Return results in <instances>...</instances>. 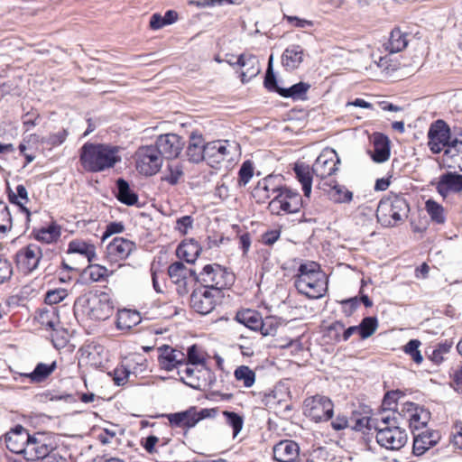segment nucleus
Returning <instances> with one entry per match:
<instances>
[{"instance_id":"nucleus-63","label":"nucleus","mask_w":462,"mask_h":462,"mask_svg":"<svg viewBox=\"0 0 462 462\" xmlns=\"http://www.w3.org/2000/svg\"><path fill=\"white\" fill-rule=\"evenodd\" d=\"M374 421L375 420H374V417L363 416L355 419V424L352 426V428L356 430H364L365 429H374Z\"/></svg>"},{"instance_id":"nucleus-61","label":"nucleus","mask_w":462,"mask_h":462,"mask_svg":"<svg viewBox=\"0 0 462 462\" xmlns=\"http://www.w3.org/2000/svg\"><path fill=\"white\" fill-rule=\"evenodd\" d=\"M375 421L374 422V430L378 432L380 429L392 428L393 425H396L394 419H392L389 414L381 413L377 417H374Z\"/></svg>"},{"instance_id":"nucleus-35","label":"nucleus","mask_w":462,"mask_h":462,"mask_svg":"<svg viewBox=\"0 0 462 462\" xmlns=\"http://www.w3.org/2000/svg\"><path fill=\"white\" fill-rule=\"evenodd\" d=\"M261 315L253 310H245L238 311L236 315V320L251 330L258 331L259 327L262 325Z\"/></svg>"},{"instance_id":"nucleus-62","label":"nucleus","mask_w":462,"mask_h":462,"mask_svg":"<svg viewBox=\"0 0 462 462\" xmlns=\"http://www.w3.org/2000/svg\"><path fill=\"white\" fill-rule=\"evenodd\" d=\"M67 296V291L65 290H54L50 291L46 293L45 302L51 307H54L53 305L60 302Z\"/></svg>"},{"instance_id":"nucleus-45","label":"nucleus","mask_w":462,"mask_h":462,"mask_svg":"<svg viewBox=\"0 0 462 462\" xmlns=\"http://www.w3.org/2000/svg\"><path fill=\"white\" fill-rule=\"evenodd\" d=\"M235 378L242 382L244 386L250 388L255 382V373L246 365L238 366L234 372Z\"/></svg>"},{"instance_id":"nucleus-15","label":"nucleus","mask_w":462,"mask_h":462,"mask_svg":"<svg viewBox=\"0 0 462 462\" xmlns=\"http://www.w3.org/2000/svg\"><path fill=\"white\" fill-rule=\"evenodd\" d=\"M428 137L429 147L434 153L444 152L451 140L449 128L442 120H438L431 125Z\"/></svg>"},{"instance_id":"nucleus-18","label":"nucleus","mask_w":462,"mask_h":462,"mask_svg":"<svg viewBox=\"0 0 462 462\" xmlns=\"http://www.w3.org/2000/svg\"><path fill=\"white\" fill-rule=\"evenodd\" d=\"M184 142L175 134H165L160 135L155 143V147L162 155V158L174 159L178 157L182 151Z\"/></svg>"},{"instance_id":"nucleus-23","label":"nucleus","mask_w":462,"mask_h":462,"mask_svg":"<svg viewBox=\"0 0 462 462\" xmlns=\"http://www.w3.org/2000/svg\"><path fill=\"white\" fill-rule=\"evenodd\" d=\"M273 451L278 462H295L300 454V447L295 441L285 439L277 443Z\"/></svg>"},{"instance_id":"nucleus-37","label":"nucleus","mask_w":462,"mask_h":462,"mask_svg":"<svg viewBox=\"0 0 462 462\" xmlns=\"http://www.w3.org/2000/svg\"><path fill=\"white\" fill-rule=\"evenodd\" d=\"M113 274L106 267L100 264H89L84 269L82 277L89 282H97Z\"/></svg>"},{"instance_id":"nucleus-5","label":"nucleus","mask_w":462,"mask_h":462,"mask_svg":"<svg viewBox=\"0 0 462 462\" xmlns=\"http://www.w3.org/2000/svg\"><path fill=\"white\" fill-rule=\"evenodd\" d=\"M304 203L299 192L283 187L269 202L268 208L274 215L294 214L303 208Z\"/></svg>"},{"instance_id":"nucleus-54","label":"nucleus","mask_w":462,"mask_h":462,"mask_svg":"<svg viewBox=\"0 0 462 462\" xmlns=\"http://www.w3.org/2000/svg\"><path fill=\"white\" fill-rule=\"evenodd\" d=\"M12 227V217L7 206L0 202V236L5 234Z\"/></svg>"},{"instance_id":"nucleus-53","label":"nucleus","mask_w":462,"mask_h":462,"mask_svg":"<svg viewBox=\"0 0 462 462\" xmlns=\"http://www.w3.org/2000/svg\"><path fill=\"white\" fill-rule=\"evenodd\" d=\"M223 415L226 417L228 425L233 428V437L236 438L243 428V418L236 412L227 411H225Z\"/></svg>"},{"instance_id":"nucleus-8","label":"nucleus","mask_w":462,"mask_h":462,"mask_svg":"<svg viewBox=\"0 0 462 462\" xmlns=\"http://www.w3.org/2000/svg\"><path fill=\"white\" fill-rule=\"evenodd\" d=\"M85 312L92 319H107L114 312L111 296L105 291L90 294L86 300Z\"/></svg>"},{"instance_id":"nucleus-21","label":"nucleus","mask_w":462,"mask_h":462,"mask_svg":"<svg viewBox=\"0 0 462 462\" xmlns=\"http://www.w3.org/2000/svg\"><path fill=\"white\" fill-rule=\"evenodd\" d=\"M29 439L30 434L22 426H16L5 436L6 448L13 453L23 454V456Z\"/></svg>"},{"instance_id":"nucleus-39","label":"nucleus","mask_w":462,"mask_h":462,"mask_svg":"<svg viewBox=\"0 0 462 462\" xmlns=\"http://www.w3.org/2000/svg\"><path fill=\"white\" fill-rule=\"evenodd\" d=\"M141 320L139 314L135 311L124 310L117 314L116 326L119 329H129L137 325Z\"/></svg>"},{"instance_id":"nucleus-47","label":"nucleus","mask_w":462,"mask_h":462,"mask_svg":"<svg viewBox=\"0 0 462 462\" xmlns=\"http://www.w3.org/2000/svg\"><path fill=\"white\" fill-rule=\"evenodd\" d=\"M358 327V333L363 339L371 337L378 327V322L374 317H366L363 319Z\"/></svg>"},{"instance_id":"nucleus-33","label":"nucleus","mask_w":462,"mask_h":462,"mask_svg":"<svg viewBox=\"0 0 462 462\" xmlns=\"http://www.w3.org/2000/svg\"><path fill=\"white\" fill-rule=\"evenodd\" d=\"M200 251L199 245L193 240H189L182 242L178 246L176 253L180 259L185 260L189 263H193L199 255Z\"/></svg>"},{"instance_id":"nucleus-28","label":"nucleus","mask_w":462,"mask_h":462,"mask_svg":"<svg viewBox=\"0 0 462 462\" xmlns=\"http://www.w3.org/2000/svg\"><path fill=\"white\" fill-rule=\"evenodd\" d=\"M304 58V51L300 45L292 44L285 49L282 56V66L289 70L297 69Z\"/></svg>"},{"instance_id":"nucleus-26","label":"nucleus","mask_w":462,"mask_h":462,"mask_svg":"<svg viewBox=\"0 0 462 462\" xmlns=\"http://www.w3.org/2000/svg\"><path fill=\"white\" fill-rule=\"evenodd\" d=\"M440 439V434L436 430H425L414 436L413 453L421 456L435 446Z\"/></svg>"},{"instance_id":"nucleus-3","label":"nucleus","mask_w":462,"mask_h":462,"mask_svg":"<svg viewBox=\"0 0 462 462\" xmlns=\"http://www.w3.org/2000/svg\"><path fill=\"white\" fill-rule=\"evenodd\" d=\"M240 154V145L236 141L215 140L206 143V162L217 170L231 168Z\"/></svg>"},{"instance_id":"nucleus-56","label":"nucleus","mask_w":462,"mask_h":462,"mask_svg":"<svg viewBox=\"0 0 462 462\" xmlns=\"http://www.w3.org/2000/svg\"><path fill=\"white\" fill-rule=\"evenodd\" d=\"M420 346V342L419 340L411 339L404 346L405 353L408 354L417 364H420L423 360L422 356L419 350Z\"/></svg>"},{"instance_id":"nucleus-59","label":"nucleus","mask_w":462,"mask_h":462,"mask_svg":"<svg viewBox=\"0 0 462 462\" xmlns=\"http://www.w3.org/2000/svg\"><path fill=\"white\" fill-rule=\"evenodd\" d=\"M444 153L449 157L460 156L462 159V139L454 138L448 143Z\"/></svg>"},{"instance_id":"nucleus-12","label":"nucleus","mask_w":462,"mask_h":462,"mask_svg":"<svg viewBox=\"0 0 462 462\" xmlns=\"http://www.w3.org/2000/svg\"><path fill=\"white\" fill-rule=\"evenodd\" d=\"M407 434L397 425L392 428L380 429L376 433L377 443L386 449L399 450L407 442Z\"/></svg>"},{"instance_id":"nucleus-2","label":"nucleus","mask_w":462,"mask_h":462,"mask_svg":"<svg viewBox=\"0 0 462 462\" xmlns=\"http://www.w3.org/2000/svg\"><path fill=\"white\" fill-rule=\"evenodd\" d=\"M295 286L300 293L310 299L321 298L328 290L326 274L315 262L300 264L295 278Z\"/></svg>"},{"instance_id":"nucleus-52","label":"nucleus","mask_w":462,"mask_h":462,"mask_svg":"<svg viewBox=\"0 0 462 462\" xmlns=\"http://www.w3.org/2000/svg\"><path fill=\"white\" fill-rule=\"evenodd\" d=\"M402 397L400 391L388 392L383 400V408L385 411H399V400Z\"/></svg>"},{"instance_id":"nucleus-43","label":"nucleus","mask_w":462,"mask_h":462,"mask_svg":"<svg viewBox=\"0 0 462 462\" xmlns=\"http://www.w3.org/2000/svg\"><path fill=\"white\" fill-rule=\"evenodd\" d=\"M186 355V361L185 364H189L191 365H199L201 367L205 366L206 362V354L202 350L201 347L198 346L197 345H192L188 348Z\"/></svg>"},{"instance_id":"nucleus-41","label":"nucleus","mask_w":462,"mask_h":462,"mask_svg":"<svg viewBox=\"0 0 462 462\" xmlns=\"http://www.w3.org/2000/svg\"><path fill=\"white\" fill-rule=\"evenodd\" d=\"M178 20V14L173 10H169L164 16L160 14H153L150 19V27L152 30H159L166 25L174 23Z\"/></svg>"},{"instance_id":"nucleus-17","label":"nucleus","mask_w":462,"mask_h":462,"mask_svg":"<svg viewBox=\"0 0 462 462\" xmlns=\"http://www.w3.org/2000/svg\"><path fill=\"white\" fill-rule=\"evenodd\" d=\"M42 253L36 245L22 248L16 254V263L21 272L27 274L34 271L42 259Z\"/></svg>"},{"instance_id":"nucleus-49","label":"nucleus","mask_w":462,"mask_h":462,"mask_svg":"<svg viewBox=\"0 0 462 462\" xmlns=\"http://www.w3.org/2000/svg\"><path fill=\"white\" fill-rule=\"evenodd\" d=\"M182 174V168L178 162L170 163L162 180L171 185H175L179 182Z\"/></svg>"},{"instance_id":"nucleus-31","label":"nucleus","mask_w":462,"mask_h":462,"mask_svg":"<svg viewBox=\"0 0 462 462\" xmlns=\"http://www.w3.org/2000/svg\"><path fill=\"white\" fill-rule=\"evenodd\" d=\"M390 157L389 140L383 134L374 136V151L372 158L375 162H384Z\"/></svg>"},{"instance_id":"nucleus-44","label":"nucleus","mask_w":462,"mask_h":462,"mask_svg":"<svg viewBox=\"0 0 462 462\" xmlns=\"http://www.w3.org/2000/svg\"><path fill=\"white\" fill-rule=\"evenodd\" d=\"M425 209L431 221L437 224H443L445 222V210L440 204L432 199H429L425 203Z\"/></svg>"},{"instance_id":"nucleus-40","label":"nucleus","mask_w":462,"mask_h":462,"mask_svg":"<svg viewBox=\"0 0 462 462\" xmlns=\"http://www.w3.org/2000/svg\"><path fill=\"white\" fill-rule=\"evenodd\" d=\"M56 368V362L50 365L39 363L34 370L29 374H24L23 376L31 379L32 383H41L44 381Z\"/></svg>"},{"instance_id":"nucleus-6","label":"nucleus","mask_w":462,"mask_h":462,"mask_svg":"<svg viewBox=\"0 0 462 462\" xmlns=\"http://www.w3.org/2000/svg\"><path fill=\"white\" fill-rule=\"evenodd\" d=\"M136 170L143 175L156 174L163 163L162 155L155 145H145L138 148L134 153Z\"/></svg>"},{"instance_id":"nucleus-13","label":"nucleus","mask_w":462,"mask_h":462,"mask_svg":"<svg viewBox=\"0 0 462 462\" xmlns=\"http://www.w3.org/2000/svg\"><path fill=\"white\" fill-rule=\"evenodd\" d=\"M273 56L269 59L268 69L266 72L264 85L270 89H275L281 96L284 97H292L293 99H300L307 93L310 88V85L307 83L300 82L294 84L289 88H280L276 86L275 76L272 69Z\"/></svg>"},{"instance_id":"nucleus-51","label":"nucleus","mask_w":462,"mask_h":462,"mask_svg":"<svg viewBox=\"0 0 462 462\" xmlns=\"http://www.w3.org/2000/svg\"><path fill=\"white\" fill-rule=\"evenodd\" d=\"M60 236V228L57 226L51 225L46 228H42L37 233V239L44 243L50 244L56 241Z\"/></svg>"},{"instance_id":"nucleus-55","label":"nucleus","mask_w":462,"mask_h":462,"mask_svg":"<svg viewBox=\"0 0 462 462\" xmlns=\"http://www.w3.org/2000/svg\"><path fill=\"white\" fill-rule=\"evenodd\" d=\"M187 155L189 160L192 162L199 163L202 161L206 162V145H189L187 149Z\"/></svg>"},{"instance_id":"nucleus-11","label":"nucleus","mask_w":462,"mask_h":462,"mask_svg":"<svg viewBox=\"0 0 462 462\" xmlns=\"http://www.w3.org/2000/svg\"><path fill=\"white\" fill-rule=\"evenodd\" d=\"M339 163L340 160L336 151L325 148L313 163L312 171L316 177L325 179L336 173Z\"/></svg>"},{"instance_id":"nucleus-24","label":"nucleus","mask_w":462,"mask_h":462,"mask_svg":"<svg viewBox=\"0 0 462 462\" xmlns=\"http://www.w3.org/2000/svg\"><path fill=\"white\" fill-rule=\"evenodd\" d=\"M437 190L443 198L450 193L462 191V175L457 172L442 174L437 183Z\"/></svg>"},{"instance_id":"nucleus-25","label":"nucleus","mask_w":462,"mask_h":462,"mask_svg":"<svg viewBox=\"0 0 462 462\" xmlns=\"http://www.w3.org/2000/svg\"><path fill=\"white\" fill-rule=\"evenodd\" d=\"M206 371V367L184 363L183 366L179 368L178 374L185 384L194 389H200L202 385L201 378L205 375Z\"/></svg>"},{"instance_id":"nucleus-32","label":"nucleus","mask_w":462,"mask_h":462,"mask_svg":"<svg viewBox=\"0 0 462 462\" xmlns=\"http://www.w3.org/2000/svg\"><path fill=\"white\" fill-rule=\"evenodd\" d=\"M330 200L335 203H349L353 199V193L345 186L335 181L328 184V189H324Z\"/></svg>"},{"instance_id":"nucleus-48","label":"nucleus","mask_w":462,"mask_h":462,"mask_svg":"<svg viewBox=\"0 0 462 462\" xmlns=\"http://www.w3.org/2000/svg\"><path fill=\"white\" fill-rule=\"evenodd\" d=\"M38 320L42 326L46 328H54L58 323V317L56 315V308L50 307L42 311L38 315Z\"/></svg>"},{"instance_id":"nucleus-16","label":"nucleus","mask_w":462,"mask_h":462,"mask_svg":"<svg viewBox=\"0 0 462 462\" xmlns=\"http://www.w3.org/2000/svg\"><path fill=\"white\" fill-rule=\"evenodd\" d=\"M136 249L135 244L124 237H115L106 246V258L111 263L125 260Z\"/></svg>"},{"instance_id":"nucleus-1","label":"nucleus","mask_w":462,"mask_h":462,"mask_svg":"<svg viewBox=\"0 0 462 462\" xmlns=\"http://www.w3.org/2000/svg\"><path fill=\"white\" fill-rule=\"evenodd\" d=\"M121 147L110 143H86L80 148L79 161L89 172H101L122 161Z\"/></svg>"},{"instance_id":"nucleus-20","label":"nucleus","mask_w":462,"mask_h":462,"mask_svg":"<svg viewBox=\"0 0 462 462\" xmlns=\"http://www.w3.org/2000/svg\"><path fill=\"white\" fill-rule=\"evenodd\" d=\"M51 450L52 447L47 442L44 434L36 433L32 436L30 435L24 457L27 460H38L46 457Z\"/></svg>"},{"instance_id":"nucleus-19","label":"nucleus","mask_w":462,"mask_h":462,"mask_svg":"<svg viewBox=\"0 0 462 462\" xmlns=\"http://www.w3.org/2000/svg\"><path fill=\"white\" fill-rule=\"evenodd\" d=\"M159 351V365L166 371H172L183 366L186 361V355L180 350L163 345L158 349Z\"/></svg>"},{"instance_id":"nucleus-30","label":"nucleus","mask_w":462,"mask_h":462,"mask_svg":"<svg viewBox=\"0 0 462 462\" xmlns=\"http://www.w3.org/2000/svg\"><path fill=\"white\" fill-rule=\"evenodd\" d=\"M68 254H78L85 257L88 263L97 259L96 246L81 239H75L68 245Z\"/></svg>"},{"instance_id":"nucleus-10","label":"nucleus","mask_w":462,"mask_h":462,"mask_svg":"<svg viewBox=\"0 0 462 462\" xmlns=\"http://www.w3.org/2000/svg\"><path fill=\"white\" fill-rule=\"evenodd\" d=\"M220 297L219 291L199 287L190 295V307L196 312L207 315L215 309Z\"/></svg>"},{"instance_id":"nucleus-64","label":"nucleus","mask_w":462,"mask_h":462,"mask_svg":"<svg viewBox=\"0 0 462 462\" xmlns=\"http://www.w3.org/2000/svg\"><path fill=\"white\" fill-rule=\"evenodd\" d=\"M283 19H285L290 24L296 28H307L313 26V22L310 20L300 18L298 16H292V15H283Z\"/></svg>"},{"instance_id":"nucleus-50","label":"nucleus","mask_w":462,"mask_h":462,"mask_svg":"<svg viewBox=\"0 0 462 462\" xmlns=\"http://www.w3.org/2000/svg\"><path fill=\"white\" fill-rule=\"evenodd\" d=\"M126 365L132 371V374H141L146 370V358L142 355H130L126 360Z\"/></svg>"},{"instance_id":"nucleus-60","label":"nucleus","mask_w":462,"mask_h":462,"mask_svg":"<svg viewBox=\"0 0 462 462\" xmlns=\"http://www.w3.org/2000/svg\"><path fill=\"white\" fill-rule=\"evenodd\" d=\"M131 374L132 371L126 365L116 367L114 371V381L117 385H124L127 383Z\"/></svg>"},{"instance_id":"nucleus-29","label":"nucleus","mask_w":462,"mask_h":462,"mask_svg":"<svg viewBox=\"0 0 462 462\" xmlns=\"http://www.w3.org/2000/svg\"><path fill=\"white\" fill-rule=\"evenodd\" d=\"M203 418V414L197 413L193 410H189L183 412L171 414L169 420L176 427L190 429Z\"/></svg>"},{"instance_id":"nucleus-58","label":"nucleus","mask_w":462,"mask_h":462,"mask_svg":"<svg viewBox=\"0 0 462 462\" xmlns=\"http://www.w3.org/2000/svg\"><path fill=\"white\" fill-rule=\"evenodd\" d=\"M10 199L12 202L19 205L23 211L29 215L28 209L23 206V202H27L28 200V193L23 185H18L16 187V194L10 195Z\"/></svg>"},{"instance_id":"nucleus-38","label":"nucleus","mask_w":462,"mask_h":462,"mask_svg":"<svg viewBox=\"0 0 462 462\" xmlns=\"http://www.w3.org/2000/svg\"><path fill=\"white\" fill-rule=\"evenodd\" d=\"M117 186V199L122 203L133 206L138 200V196L130 189L129 184L126 180L119 179L116 181Z\"/></svg>"},{"instance_id":"nucleus-57","label":"nucleus","mask_w":462,"mask_h":462,"mask_svg":"<svg viewBox=\"0 0 462 462\" xmlns=\"http://www.w3.org/2000/svg\"><path fill=\"white\" fill-rule=\"evenodd\" d=\"M254 175V166L249 161L245 162L238 172V183L240 186H245Z\"/></svg>"},{"instance_id":"nucleus-34","label":"nucleus","mask_w":462,"mask_h":462,"mask_svg":"<svg viewBox=\"0 0 462 462\" xmlns=\"http://www.w3.org/2000/svg\"><path fill=\"white\" fill-rule=\"evenodd\" d=\"M168 273L171 281L180 287H184L186 285V281L189 275L195 274L191 269H188L180 262H176L171 264L168 268Z\"/></svg>"},{"instance_id":"nucleus-22","label":"nucleus","mask_w":462,"mask_h":462,"mask_svg":"<svg viewBox=\"0 0 462 462\" xmlns=\"http://www.w3.org/2000/svg\"><path fill=\"white\" fill-rule=\"evenodd\" d=\"M236 63L240 70V78L243 83L248 82L256 77L260 71L258 59L252 54H242L236 59Z\"/></svg>"},{"instance_id":"nucleus-42","label":"nucleus","mask_w":462,"mask_h":462,"mask_svg":"<svg viewBox=\"0 0 462 462\" xmlns=\"http://www.w3.org/2000/svg\"><path fill=\"white\" fill-rule=\"evenodd\" d=\"M408 41L407 36L399 29H394L392 31L389 42L387 44V49L390 52H399L402 51L407 46Z\"/></svg>"},{"instance_id":"nucleus-14","label":"nucleus","mask_w":462,"mask_h":462,"mask_svg":"<svg viewBox=\"0 0 462 462\" xmlns=\"http://www.w3.org/2000/svg\"><path fill=\"white\" fill-rule=\"evenodd\" d=\"M399 413L409 422L412 430L423 429L430 419V413L427 410L413 402L402 403Z\"/></svg>"},{"instance_id":"nucleus-46","label":"nucleus","mask_w":462,"mask_h":462,"mask_svg":"<svg viewBox=\"0 0 462 462\" xmlns=\"http://www.w3.org/2000/svg\"><path fill=\"white\" fill-rule=\"evenodd\" d=\"M453 343L450 340H445L438 344L430 355V359L436 365H439L445 359V356L450 352Z\"/></svg>"},{"instance_id":"nucleus-27","label":"nucleus","mask_w":462,"mask_h":462,"mask_svg":"<svg viewBox=\"0 0 462 462\" xmlns=\"http://www.w3.org/2000/svg\"><path fill=\"white\" fill-rule=\"evenodd\" d=\"M294 172L297 180L301 184L304 196L310 198L312 189V180L315 174L312 167L304 162H296L294 165Z\"/></svg>"},{"instance_id":"nucleus-9","label":"nucleus","mask_w":462,"mask_h":462,"mask_svg":"<svg viewBox=\"0 0 462 462\" xmlns=\"http://www.w3.org/2000/svg\"><path fill=\"white\" fill-rule=\"evenodd\" d=\"M303 413L315 422L328 420L333 415V403L322 395L309 397L304 401Z\"/></svg>"},{"instance_id":"nucleus-4","label":"nucleus","mask_w":462,"mask_h":462,"mask_svg":"<svg viewBox=\"0 0 462 462\" xmlns=\"http://www.w3.org/2000/svg\"><path fill=\"white\" fill-rule=\"evenodd\" d=\"M409 210V205L403 197L393 195L379 202L376 217L383 226H394L407 218Z\"/></svg>"},{"instance_id":"nucleus-7","label":"nucleus","mask_w":462,"mask_h":462,"mask_svg":"<svg viewBox=\"0 0 462 462\" xmlns=\"http://www.w3.org/2000/svg\"><path fill=\"white\" fill-rule=\"evenodd\" d=\"M203 287L212 291H219L230 286L234 282L233 273L227 272L218 264H207L199 275Z\"/></svg>"},{"instance_id":"nucleus-36","label":"nucleus","mask_w":462,"mask_h":462,"mask_svg":"<svg viewBox=\"0 0 462 462\" xmlns=\"http://www.w3.org/2000/svg\"><path fill=\"white\" fill-rule=\"evenodd\" d=\"M275 177L268 176L263 180L259 181L257 187L254 189V196L259 198H273L283 187L275 185Z\"/></svg>"}]
</instances>
